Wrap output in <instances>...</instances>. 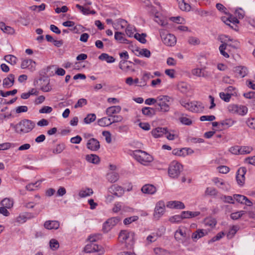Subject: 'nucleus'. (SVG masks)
Here are the masks:
<instances>
[{"label":"nucleus","instance_id":"nucleus-1","mask_svg":"<svg viewBox=\"0 0 255 255\" xmlns=\"http://www.w3.org/2000/svg\"><path fill=\"white\" fill-rule=\"evenodd\" d=\"M10 127L16 133L22 135L31 131L35 127V123L31 120L23 119L16 125L11 124Z\"/></svg>","mask_w":255,"mask_h":255},{"label":"nucleus","instance_id":"nucleus-2","mask_svg":"<svg viewBox=\"0 0 255 255\" xmlns=\"http://www.w3.org/2000/svg\"><path fill=\"white\" fill-rule=\"evenodd\" d=\"M119 238L121 242L125 243V246L127 249L133 248L134 244V233L128 232L127 230L121 231L119 235Z\"/></svg>","mask_w":255,"mask_h":255},{"label":"nucleus","instance_id":"nucleus-3","mask_svg":"<svg viewBox=\"0 0 255 255\" xmlns=\"http://www.w3.org/2000/svg\"><path fill=\"white\" fill-rule=\"evenodd\" d=\"M171 98L168 96L160 95L157 97V102L156 105L157 111L161 113H167L170 111Z\"/></svg>","mask_w":255,"mask_h":255},{"label":"nucleus","instance_id":"nucleus-4","mask_svg":"<svg viewBox=\"0 0 255 255\" xmlns=\"http://www.w3.org/2000/svg\"><path fill=\"white\" fill-rule=\"evenodd\" d=\"M133 155L137 161L144 166H147L149 163L151 162L153 160L152 156L141 150L134 151Z\"/></svg>","mask_w":255,"mask_h":255},{"label":"nucleus","instance_id":"nucleus-5","mask_svg":"<svg viewBox=\"0 0 255 255\" xmlns=\"http://www.w3.org/2000/svg\"><path fill=\"white\" fill-rule=\"evenodd\" d=\"M183 170V166L176 161H172L168 167V174L173 178H177Z\"/></svg>","mask_w":255,"mask_h":255},{"label":"nucleus","instance_id":"nucleus-6","mask_svg":"<svg viewBox=\"0 0 255 255\" xmlns=\"http://www.w3.org/2000/svg\"><path fill=\"white\" fill-rule=\"evenodd\" d=\"M160 35L162 42L167 46H174L176 42L175 36L173 34L168 33L165 30H160Z\"/></svg>","mask_w":255,"mask_h":255},{"label":"nucleus","instance_id":"nucleus-7","mask_svg":"<svg viewBox=\"0 0 255 255\" xmlns=\"http://www.w3.org/2000/svg\"><path fill=\"white\" fill-rule=\"evenodd\" d=\"M228 110L233 114H237L239 115L244 116L248 112V108L243 105H230L228 106Z\"/></svg>","mask_w":255,"mask_h":255},{"label":"nucleus","instance_id":"nucleus-8","mask_svg":"<svg viewBox=\"0 0 255 255\" xmlns=\"http://www.w3.org/2000/svg\"><path fill=\"white\" fill-rule=\"evenodd\" d=\"M120 221L119 217H113L109 219L105 222L103 226V230L104 232L107 233L110 231Z\"/></svg>","mask_w":255,"mask_h":255},{"label":"nucleus","instance_id":"nucleus-9","mask_svg":"<svg viewBox=\"0 0 255 255\" xmlns=\"http://www.w3.org/2000/svg\"><path fill=\"white\" fill-rule=\"evenodd\" d=\"M165 207V204L163 201H159L156 203L153 214V217L155 219L158 220L163 215Z\"/></svg>","mask_w":255,"mask_h":255},{"label":"nucleus","instance_id":"nucleus-10","mask_svg":"<svg viewBox=\"0 0 255 255\" xmlns=\"http://www.w3.org/2000/svg\"><path fill=\"white\" fill-rule=\"evenodd\" d=\"M247 172L246 168L245 167L240 168L236 175V180L239 185L242 186L245 184V175Z\"/></svg>","mask_w":255,"mask_h":255},{"label":"nucleus","instance_id":"nucleus-11","mask_svg":"<svg viewBox=\"0 0 255 255\" xmlns=\"http://www.w3.org/2000/svg\"><path fill=\"white\" fill-rule=\"evenodd\" d=\"M204 109L203 104L198 101H193L190 102L189 111L195 113L202 112Z\"/></svg>","mask_w":255,"mask_h":255},{"label":"nucleus","instance_id":"nucleus-12","mask_svg":"<svg viewBox=\"0 0 255 255\" xmlns=\"http://www.w3.org/2000/svg\"><path fill=\"white\" fill-rule=\"evenodd\" d=\"M87 147L92 151H97L100 148L99 141L95 138H91L88 140Z\"/></svg>","mask_w":255,"mask_h":255},{"label":"nucleus","instance_id":"nucleus-13","mask_svg":"<svg viewBox=\"0 0 255 255\" xmlns=\"http://www.w3.org/2000/svg\"><path fill=\"white\" fill-rule=\"evenodd\" d=\"M36 63L31 59H25L22 61L21 68L27 69L30 71H33L35 69Z\"/></svg>","mask_w":255,"mask_h":255},{"label":"nucleus","instance_id":"nucleus-14","mask_svg":"<svg viewBox=\"0 0 255 255\" xmlns=\"http://www.w3.org/2000/svg\"><path fill=\"white\" fill-rule=\"evenodd\" d=\"M191 72L192 75L199 77L208 78L211 76V73L205 69L195 68L192 70Z\"/></svg>","mask_w":255,"mask_h":255},{"label":"nucleus","instance_id":"nucleus-15","mask_svg":"<svg viewBox=\"0 0 255 255\" xmlns=\"http://www.w3.org/2000/svg\"><path fill=\"white\" fill-rule=\"evenodd\" d=\"M152 135L155 138H158L168 133L167 128L157 127L153 129L151 132Z\"/></svg>","mask_w":255,"mask_h":255},{"label":"nucleus","instance_id":"nucleus-16","mask_svg":"<svg viewBox=\"0 0 255 255\" xmlns=\"http://www.w3.org/2000/svg\"><path fill=\"white\" fill-rule=\"evenodd\" d=\"M234 72L236 74V77L243 78L248 74V69L244 66H237L234 68Z\"/></svg>","mask_w":255,"mask_h":255},{"label":"nucleus","instance_id":"nucleus-17","mask_svg":"<svg viewBox=\"0 0 255 255\" xmlns=\"http://www.w3.org/2000/svg\"><path fill=\"white\" fill-rule=\"evenodd\" d=\"M213 181L215 185L219 188L222 189L225 191H228L230 189L229 184L225 182L222 179L219 178H214Z\"/></svg>","mask_w":255,"mask_h":255},{"label":"nucleus","instance_id":"nucleus-18","mask_svg":"<svg viewBox=\"0 0 255 255\" xmlns=\"http://www.w3.org/2000/svg\"><path fill=\"white\" fill-rule=\"evenodd\" d=\"M121 110V107L120 106H111L106 109V113L108 117H113L114 114L119 113Z\"/></svg>","mask_w":255,"mask_h":255},{"label":"nucleus","instance_id":"nucleus-19","mask_svg":"<svg viewBox=\"0 0 255 255\" xmlns=\"http://www.w3.org/2000/svg\"><path fill=\"white\" fill-rule=\"evenodd\" d=\"M174 237L177 241L185 239V242H183V243L190 240L189 236H187L186 233L185 232H183L181 229H179L176 231L174 234Z\"/></svg>","mask_w":255,"mask_h":255},{"label":"nucleus","instance_id":"nucleus-20","mask_svg":"<svg viewBox=\"0 0 255 255\" xmlns=\"http://www.w3.org/2000/svg\"><path fill=\"white\" fill-rule=\"evenodd\" d=\"M59 226V222L57 221H46L44 224V228L48 230H57Z\"/></svg>","mask_w":255,"mask_h":255},{"label":"nucleus","instance_id":"nucleus-21","mask_svg":"<svg viewBox=\"0 0 255 255\" xmlns=\"http://www.w3.org/2000/svg\"><path fill=\"white\" fill-rule=\"evenodd\" d=\"M15 77L12 74L8 76L3 80V86L5 88L11 87L14 84Z\"/></svg>","mask_w":255,"mask_h":255},{"label":"nucleus","instance_id":"nucleus-22","mask_svg":"<svg viewBox=\"0 0 255 255\" xmlns=\"http://www.w3.org/2000/svg\"><path fill=\"white\" fill-rule=\"evenodd\" d=\"M141 191L143 193L153 194L156 191V189L153 185L146 184L142 186Z\"/></svg>","mask_w":255,"mask_h":255},{"label":"nucleus","instance_id":"nucleus-23","mask_svg":"<svg viewBox=\"0 0 255 255\" xmlns=\"http://www.w3.org/2000/svg\"><path fill=\"white\" fill-rule=\"evenodd\" d=\"M142 113L147 117H152L156 114V109L151 107H144L142 109Z\"/></svg>","mask_w":255,"mask_h":255},{"label":"nucleus","instance_id":"nucleus-24","mask_svg":"<svg viewBox=\"0 0 255 255\" xmlns=\"http://www.w3.org/2000/svg\"><path fill=\"white\" fill-rule=\"evenodd\" d=\"M110 189L115 192L114 195L118 197L121 196L125 192V190L121 186L117 185H112Z\"/></svg>","mask_w":255,"mask_h":255},{"label":"nucleus","instance_id":"nucleus-25","mask_svg":"<svg viewBox=\"0 0 255 255\" xmlns=\"http://www.w3.org/2000/svg\"><path fill=\"white\" fill-rule=\"evenodd\" d=\"M93 194V191L92 188H86L81 190L79 192V196L81 198H84L87 196H90Z\"/></svg>","mask_w":255,"mask_h":255},{"label":"nucleus","instance_id":"nucleus-26","mask_svg":"<svg viewBox=\"0 0 255 255\" xmlns=\"http://www.w3.org/2000/svg\"><path fill=\"white\" fill-rule=\"evenodd\" d=\"M189 149H187L186 148H183L181 149H174L172 150V153L174 155L180 156H185L188 154V150Z\"/></svg>","mask_w":255,"mask_h":255},{"label":"nucleus","instance_id":"nucleus-27","mask_svg":"<svg viewBox=\"0 0 255 255\" xmlns=\"http://www.w3.org/2000/svg\"><path fill=\"white\" fill-rule=\"evenodd\" d=\"M86 159L87 161L94 164H98L100 162L99 157L94 154L86 155Z\"/></svg>","mask_w":255,"mask_h":255},{"label":"nucleus","instance_id":"nucleus-28","mask_svg":"<svg viewBox=\"0 0 255 255\" xmlns=\"http://www.w3.org/2000/svg\"><path fill=\"white\" fill-rule=\"evenodd\" d=\"M107 178L111 183H115L119 179V175L118 173L112 172L107 174Z\"/></svg>","mask_w":255,"mask_h":255},{"label":"nucleus","instance_id":"nucleus-29","mask_svg":"<svg viewBox=\"0 0 255 255\" xmlns=\"http://www.w3.org/2000/svg\"><path fill=\"white\" fill-rule=\"evenodd\" d=\"M204 231V230L203 229L197 230L195 232L192 233V239L193 240H197L204 237L206 235Z\"/></svg>","mask_w":255,"mask_h":255},{"label":"nucleus","instance_id":"nucleus-30","mask_svg":"<svg viewBox=\"0 0 255 255\" xmlns=\"http://www.w3.org/2000/svg\"><path fill=\"white\" fill-rule=\"evenodd\" d=\"M0 28L4 33L12 34L14 33V30L13 28L10 26L5 25L3 22H0Z\"/></svg>","mask_w":255,"mask_h":255},{"label":"nucleus","instance_id":"nucleus-31","mask_svg":"<svg viewBox=\"0 0 255 255\" xmlns=\"http://www.w3.org/2000/svg\"><path fill=\"white\" fill-rule=\"evenodd\" d=\"M221 42L222 44L219 46V48L220 53L225 58H229V54L225 51V50L227 49L228 43L223 42V41H221Z\"/></svg>","mask_w":255,"mask_h":255},{"label":"nucleus","instance_id":"nucleus-32","mask_svg":"<svg viewBox=\"0 0 255 255\" xmlns=\"http://www.w3.org/2000/svg\"><path fill=\"white\" fill-rule=\"evenodd\" d=\"M115 39L120 43H127L128 40L124 37V33L121 32H116Z\"/></svg>","mask_w":255,"mask_h":255},{"label":"nucleus","instance_id":"nucleus-33","mask_svg":"<svg viewBox=\"0 0 255 255\" xmlns=\"http://www.w3.org/2000/svg\"><path fill=\"white\" fill-rule=\"evenodd\" d=\"M99 59L101 60H105L107 63H113L115 62V58L109 55L107 53H102L99 56Z\"/></svg>","mask_w":255,"mask_h":255},{"label":"nucleus","instance_id":"nucleus-34","mask_svg":"<svg viewBox=\"0 0 255 255\" xmlns=\"http://www.w3.org/2000/svg\"><path fill=\"white\" fill-rule=\"evenodd\" d=\"M178 90L183 93H186L189 90V86L185 82H181L177 85Z\"/></svg>","mask_w":255,"mask_h":255},{"label":"nucleus","instance_id":"nucleus-35","mask_svg":"<svg viewBox=\"0 0 255 255\" xmlns=\"http://www.w3.org/2000/svg\"><path fill=\"white\" fill-rule=\"evenodd\" d=\"M1 205L3 207L9 209L13 206V201L9 198H6L1 201Z\"/></svg>","mask_w":255,"mask_h":255},{"label":"nucleus","instance_id":"nucleus-36","mask_svg":"<svg viewBox=\"0 0 255 255\" xmlns=\"http://www.w3.org/2000/svg\"><path fill=\"white\" fill-rule=\"evenodd\" d=\"M4 60L11 65H15L17 61V58L14 55H8L4 56Z\"/></svg>","mask_w":255,"mask_h":255},{"label":"nucleus","instance_id":"nucleus-37","mask_svg":"<svg viewBox=\"0 0 255 255\" xmlns=\"http://www.w3.org/2000/svg\"><path fill=\"white\" fill-rule=\"evenodd\" d=\"M235 122L232 119H226L220 122L222 128H228L231 127L234 124Z\"/></svg>","mask_w":255,"mask_h":255},{"label":"nucleus","instance_id":"nucleus-38","mask_svg":"<svg viewBox=\"0 0 255 255\" xmlns=\"http://www.w3.org/2000/svg\"><path fill=\"white\" fill-rule=\"evenodd\" d=\"M98 124L101 127H106L111 125V122L108 119V117H103L98 120Z\"/></svg>","mask_w":255,"mask_h":255},{"label":"nucleus","instance_id":"nucleus-39","mask_svg":"<svg viewBox=\"0 0 255 255\" xmlns=\"http://www.w3.org/2000/svg\"><path fill=\"white\" fill-rule=\"evenodd\" d=\"M41 182V180H38L34 183H29V184L26 186V188L27 190L29 191L34 190L35 189H36L40 186Z\"/></svg>","mask_w":255,"mask_h":255},{"label":"nucleus","instance_id":"nucleus-40","mask_svg":"<svg viewBox=\"0 0 255 255\" xmlns=\"http://www.w3.org/2000/svg\"><path fill=\"white\" fill-rule=\"evenodd\" d=\"M96 116L95 114H88L87 117L84 118V122L86 124H90L96 120Z\"/></svg>","mask_w":255,"mask_h":255},{"label":"nucleus","instance_id":"nucleus-41","mask_svg":"<svg viewBox=\"0 0 255 255\" xmlns=\"http://www.w3.org/2000/svg\"><path fill=\"white\" fill-rule=\"evenodd\" d=\"M205 194L208 196H216L218 194V191L214 187H207L206 189Z\"/></svg>","mask_w":255,"mask_h":255},{"label":"nucleus","instance_id":"nucleus-42","mask_svg":"<svg viewBox=\"0 0 255 255\" xmlns=\"http://www.w3.org/2000/svg\"><path fill=\"white\" fill-rule=\"evenodd\" d=\"M133 36L136 40H137L141 43L144 44L146 42V40L145 38L146 36V34H139L138 33H136L135 34H134Z\"/></svg>","mask_w":255,"mask_h":255},{"label":"nucleus","instance_id":"nucleus-43","mask_svg":"<svg viewBox=\"0 0 255 255\" xmlns=\"http://www.w3.org/2000/svg\"><path fill=\"white\" fill-rule=\"evenodd\" d=\"M223 21L227 24L230 26L231 28H233L229 23H227V21H229V22L232 23L233 24L238 23H239V20L236 17L232 16L230 15V16L225 20L223 19Z\"/></svg>","mask_w":255,"mask_h":255},{"label":"nucleus","instance_id":"nucleus-44","mask_svg":"<svg viewBox=\"0 0 255 255\" xmlns=\"http://www.w3.org/2000/svg\"><path fill=\"white\" fill-rule=\"evenodd\" d=\"M204 223L206 226L214 227L217 224L216 220L212 218H206L204 220Z\"/></svg>","mask_w":255,"mask_h":255},{"label":"nucleus","instance_id":"nucleus-45","mask_svg":"<svg viewBox=\"0 0 255 255\" xmlns=\"http://www.w3.org/2000/svg\"><path fill=\"white\" fill-rule=\"evenodd\" d=\"M245 211H240L236 212L233 213L231 214V218L234 220H238L242 216L245 214Z\"/></svg>","mask_w":255,"mask_h":255},{"label":"nucleus","instance_id":"nucleus-46","mask_svg":"<svg viewBox=\"0 0 255 255\" xmlns=\"http://www.w3.org/2000/svg\"><path fill=\"white\" fill-rule=\"evenodd\" d=\"M252 147L248 146H240V154H249L253 151Z\"/></svg>","mask_w":255,"mask_h":255},{"label":"nucleus","instance_id":"nucleus-47","mask_svg":"<svg viewBox=\"0 0 255 255\" xmlns=\"http://www.w3.org/2000/svg\"><path fill=\"white\" fill-rule=\"evenodd\" d=\"M65 149V145L63 143L57 144L53 149V153L54 154L60 153Z\"/></svg>","mask_w":255,"mask_h":255},{"label":"nucleus","instance_id":"nucleus-48","mask_svg":"<svg viewBox=\"0 0 255 255\" xmlns=\"http://www.w3.org/2000/svg\"><path fill=\"white\" fill-rule=\"evenodd\" d=\"M220 199L225 203L234 204V197L231 196L222 195Z\"/></svg>","mask_w":255,"mask_h":255},{"label":"nucleus","instance_id":"nucleus-49","mask_svg":"<svg viewBox=\"0 0 255 255\" xmlns=\"http://www.w3.org/2000/svg\"><path fill=\"white\" fill-rule=\"evenodd\" d=\"M138 219V217L133 216L130 217L126 218L124 220V224L126 225H129L133 222L136 221Z\"/></svg>","mask_w":255,"mask_h":255},{"label":"nucleus","instance_id":"nucleus-50","mask_svg":"<svg viewBox=\"0 0 255 255\" xmlns=\"http://www.w3.org/2000/svg\"><path fill=\"white\" fill-rule=\"evenodd\" d=\"M50 247L53 250H55L58 249L59 247L58 242L55 239H51L49 242Z\"/></svg>","mask_w":255,"mask_h":255},{"label":"nucleus","instance_id":"nucleus-51","mask_svg":"<svg viewBox=\"0 0 255 255\" xmlns=\"http://www.w3.org/2000/svg\"><path fill=\"white\" fill-rule=\"evenodd\" d=\"M246 196L240 194H234V199L236 200L238 202L244 204L245 202Z\"/></svg>","mask_w":255,"mask_h":255},{"label":"nucleus","instance_id":"nucleus-52","mask_svg":"<svg viewBox=\"0 0 255 255\" xmlns=\"http://www.w3.org/2000/svg\"><path fill=\"white\" fill-rule=\"evenodd\" d=\"M179 6L182 10L189 11L191 9L190 4L186 3L184 1L180 3Z\"/></svg>","mask_w":255,"mask_h":255},{"label":"nucleus","instance_id":"nucleus-53","mask_svg":"<svg viewBox=\"0 0 255 255\" xmlns=\"http://www.w3.org/2000/svg\"><path fill=\"white\" fill-rule=\"evenodd\" d=\"M220 97L225 102H228L231 98V94L221 92L220 93Z\"/></svg>","mask_w":255,"mask_h":255},{"label":"nucleus","instance_id":"nucleus-54","mask_svg":"<svg viewBox=\"0 0 255 255\" xmlns=\"http://www.w3.org/2000/svg\"><path fill=\"white\" fill-rule=\"evenodd\" d=\"M17 91L16 89H14L12 91H7L5 93L3 92L2 91L0 90V95L2 97H6L9 95H14L17 93Z\"/></svg>","mask_w":255,"mask_h":255},{"label":"nucleus","instance_id":"nucleus-55","mask_svg":"<svg viewBox=\"0 0 255 255\" xmlns=\"http://www.w3.org/2000/svg\"><path fill=\"white\" fill-rule=\"evenodd\" d=\"M92 252H100V254L104 253V250L101 247L94 243H92Z\"/></svg>","mask_w":255,"mask_h":255},{"label":"nucleus","instance_id":"nucleus-56","mask_svg":"<svg viewBox=\"0 0 255 255\" xmlns=\"http://www.w3.org/2000/svg\"><path fill=\"white\" fill-rule=\"evenodd\" d=\"M87 103V102L86 99L83 98L80 99L78 101L77 103L75 105L74 108L76 109L79 107H82L84 105H86Z\"/></svg>","mask_w":255,"mask_h":255},{"label":"nucleus","instance_id":"nucleus-57","mask_svg":"<svg viewBox=\"0 0 255 255\" xmlns=\"http://www.w3.org/2000/svg\"><path fill=\"white\" fill-rule=\"evenodd\" d=\"M179 120L180 122L185 125L189 126L192 123V121L190 119L185 117H181Z\"/></svg>","mask_w":255,"mask_h":255},{"label":"nucleus","instance_id":"nucleus-58","mask_svg":"<svg viewBox=\"0 0 255 255\" xmlns=\"http://www.w3.org/2000/svg\"><path fill=\"white\" fill-rule=\"evenodd\" d=\"M103 136L105 137L106 141L107 143H110L112 142L111 134L108 131H104L102 132Z\"/></svg>","mask_w":255,"mask_h":255},{"label":"nucleus","instance_id":"nucleus-59","mask_svg":"<svg viewBox=\"0 0 255 255\" xmlns=\"http://www.w3.org/2000/svg\"><path fill=\"white\" fill-rule=\"evenodd\" d=\"M182 220V217H181V215H175L169 218V221L171 223H178L180 222Z\"/></svg>","mask_w":255,"mask_h":255},{"label":"nucleus","instance_id":"nucleus-60","mask_svg":"<svg viewBox=\"0 0 255 255\" xmlns=\"http://www.w3.org/2000/svg\"><path fill=\"white\" fill-rule=\"evenodd\" d=\"M224 235L223 232H220L217 234L216 236L212 238L209 241V243H213L215 241L220 240Z\"/></svg>","mask_w":255,"mask_h":255},{"label":"nucleus","instance_id":"nucleus-61","mask_svg":"<svg viewBox=\"0 0 255 255\" xmlns=\"http://www.w3.org/2000/svg\"><path fill=\"white\" fill-rule=\"evenodd\" d=\"M218 170L220 173L226 174L230 171V168L227 166L222 165L218 167Z\"/></svg>","mask_w":255,"mask_h":255},{"label":"nucleus","instance_id":"nucleus-62","mask_svg":"<svg viewBox=\"0 0 255 255\" xmlns=\"http://www.w3.org/2000/svg\"><path fill=\"white\" fill-rule=\"evenodd\" d=\"M188 41L190 44L193 45H198L200 43L199 39L194 37H189Z\"/></svg>","mask_w":255,"mask_h":255},{"label":"nucleus","instance_id":"nucleus-63","mask_svg":"<svg viewBox=\"0 0 255 255\" xmlns=\"http://www.w3.org/2000/svg\"><path fill=\"white\" fill-rule=\"evenodd\" d=\"M235 14L239 18L241 19L244 17L245 12L241 8H239L236 10Z\"/></svg>","mask_w":255,"mask_h":255},{"label":"nucleus","instance_id":"nucleus-64","mask_svg":"<svg viewBox=\"0 0 255 255\" xmlns=\"http://www.w3.org/2000/svg\"><path fill=\"white\" fill-rule=\"evenodd\" d=\"M154 253L156 255H164L166 251L161 248H156L154 249Z\"/></svg>","mask_w":255,"mask_h":255}]
</instances>
